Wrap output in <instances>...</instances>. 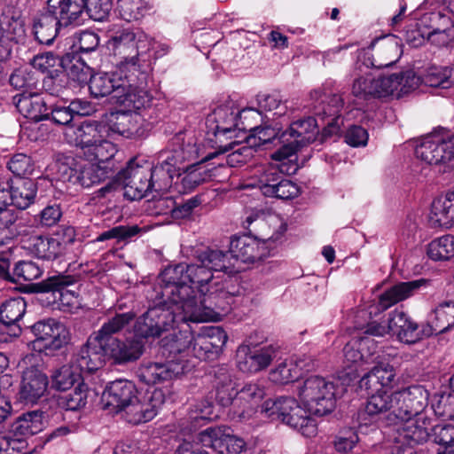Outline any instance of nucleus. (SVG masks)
Returning a JSON list of instances; mask_svg holds the SVG:
<instances>
[{
    "label": "nucleus",
    "mask_w": 454,
    "mask_h": 454,
    "mask_svg": "<svg viewBox=\"0 0 454 454\" xmlns=\"http://www.w3.org/2000/svg\"><path fill=\"white\" fill-rule=\"evenodd\" d=\"M451 67H431L427 70L423 78H420V83L427 86L448 89L454 85V75Z\"/></svg>",
    "instance_id": "obj_51"
},
{
    "label": "nucleus",
    "mask_w": 454,
    "mask_h": 454,
    "mask_svg": "<svg viewBox=\"0 0 454 454\" xmlns=\"http://www.w3.org/2000/svg\"><path fill=\"white\" fill-rule=\"evenodd\" d=\"M310 364V358L306 356L285 360L271 370L270 379L278 384L292 382L301 376L302 370L309 371L312 368Z\"/></svg>",
    "instance_id": "obj_36"
},
{
    "label": "nucleus",
    "mask_w": 454,
    "mask_h": 454,
    "mask_svg": "<svg viewBox=\"0 0 454 454\" xmlns=\"http://www.w3.org/2000/svg\"><path fill=\"white\" fill-rule=\"evenodd\" d=\"M104 346L107 361L119 365L138 360L145 350V342L138 337L125 340L108 339V341L104 342Z\"/></svg>",
    "instance_id": "obj_23"
},
{
    "label": "nucleus",
    "mask_w": 454,
    "mask_h": 454,
    "mask_svg": "<svg viewBox=\"0 0 454 454\" xmlns=\"http://www.w3.org/2000/svg\"><path fill=\"white\" fill-rule=\"evenodd\" d=\"M273 220L279 223L278 229L263 240L247 235L236 237L231 240L229 252H223V254H227L231 262L234 263L233 272L239 270V268L236 266L238 261L254 262L269 255L270 244L279 240L286 231V223L277 217Z\"/></svg>",
    "instance_id": "obj_7"
},
{
    "label": "nucleus",
    "mask_w": 454,
    "mask_h": 454,
    "mask_svg": "<svg viewBox=\"0 0 454 454\" xmlns=\"http://www.w3.org/2000/svg\"><path fill=\"white\" fill-rule=\"evenodd\" d=\"M27 303L22 297H16L6 301L0 308V322L11 326V335L19 336L21 328L18 322L26 312Z\"/></svg>",
    "instance_id": "obj_41"
},
{
    "label": "nucleus",
    "mask_w": 454,
    "mask_h": 454,
    "mask_svg": "<svg viewBox=\"0 0 454 454\" xmlns=\"http://www.w3.org/2000/svg\"><path fill=\"white\" fill-rule=\"evenodd\" d=\"M135 317L136 314L131 311L116 314L114 317L105 322L101 327L98 331L92 333V334L103 342L108 341V339H118L117 337H114V334L121 332L135 318Z\"/></svg>",
    "instance_id": "obj_46"
},
{
    "label": "nucleus",
    "mask_w": 454,
    "mask_h": 454,
    "mask_svg": "<svg viewBox=\"0 0 454 454\" xmlns=\"http://www.w3.org/2000/svg\"><path fill=\"white\" fill-rule=\"evenodd\" d=\"M48 377L35 367L27 368L22 376L19 391L20 400L25 403H35L48 388Z\"/></svg>",
    "instance_id": "obj_31"
},
{
    "label": "nucleus",
    "mask_w": 454,
    "mask_h": 454,
    "mask_svg": "<svg viewBox=\"0 0 454 454\" xmlns=\"http://www.w3.org/2000/svg\"><path fill=\"white\" fill-rule=\"evenodd\" d=\"M117 180L123 185L125 197L130 200H140L148 192L168 190V176L161 168L139 165L135 160H130L126 168L118 172Z\"/></svg>",
    "instance_id": "obj_3"
},
{
    "label": "nucleus",
    "mask_w": 454,
    "mask_h": 454,
    "mask_svg": "<svg viewBox=\"0 0 454 454\" xmlns=\"http://www.w3.org/2000/svg\"><path fill=\"white\" fill-rule=\"evenodd\" d=\"M434 333H442L454 326V301H444L439 303L430 313L427 323Z\"/></svg>",
    "instance_id": "obj_40"
},
{
    "label": "nucleus",
    "mask_w": 454,
    "mask_h": 454,
    "mask_svg": "<svg viewBox=\"0 0 454 454\" xmlns=\"http://www.w3.org/2000/svg\"><path fill=\"white\" fill-rule=\"evenodd\" d=\"M27 247L38 258L52 261L64 254L66 245L58 238L32 236Z\"/></svg>",
    "instance_id": "obj_38"
},
{
    "label": "nucleus",
    "mask_w": 454,
    "mask_h": 454,
    "mask_svg": "<svg viewBox=\"0 0 454 454\" xmlns=\"http://www.w3.org/2000/svg\"><path fill=\"white\" fill-rule=\"evenodd\" d=\"M141 231L142 229L139 228L137 225H119L99 234L97 237L96 241L103 242L114 239H116L118 240H126L137 236L141 232Z\"/></svg>",
    "instance_id": "obj_64"
},
{
    "label": "nucleus",
    "mask_w": 454,
    "mask_h": 454,
    "mask_svg": "<svg viewBox=\"0 0 454 454\" xmlns=\"http://www.w3.org/2000/svg\"><path fill=\"white\" fill-rule=\"evenodd\" d=\"M107 134L106 125L104 121H85L78 126L67 127L64 136L70 145L80 146L84 151L92 146L100 137Z\"/></svg>",
    "instance_id": "obj_25"
},
{
    "label": "nucleus",
    "mask_w": 454,
    "mask_h": 454,
    "mask_svg": "<svg viewBox=\"0 0 454 454\" xmlns=\"http://www.w3.org/2000/svg\"><path fill=\"white\" fill-rule=\"evenodd\" d=\"M278 353V348L273 345L264 347L241 345L237 349V366L243 372L255 373L267 368L277 357Z\"/></svg>",
    "instance_id": "obj_18"
},
{
    "label": "nucleus",
    "mask_w": 454,
    "mask_h": 454,
    "mask_svg": "<svg viewBox=\"0 0 454 454\" xmlns=\"http://www.w3.org/2000/svg\"><path fill=\"white\" fill-rule=\"evenodd\" d=\"M162 283L158 284L149 296V308L137 321L135 331L143 338L160 337L163 333L174 328L179 321H190L182 318L184 313L167 296L160 294Z\"/></svg>",
    "instance_id": "obj_2"
},
{
    "label": "nucleus",
    "mask_w": 454,
    "mask_h": 454,
    "mask_svg": "<svg viewBox=\"0 0 454 454\" xmlns=\"http://www.w3.org/2000/svg\"><path fill=\"white\" fill-rule=\"evenodd\" d=\"M283 169L278 164L271 163L264 167L258 176V187L264 196L273 194V189L283 177Z\"/></svg>",
    "instance_id": "obj_53"
},
{
    "label": "nucleus",
    "mask_w": 454,
    "mask_h": 454,
    "mask_svg": "<svg viewBox=\"0 0 454 454\" xmlns=\"http://www.w3.org/2000/svg\"><path fill=\"white\" fill-rule=\"evenodd\" d=\"M249 129L252 131V134L247 137L248 144L254 145L255 148L265 144L271 143L275 140L279 142V137L282 133L281 129L278 127L256 126Z\"/></svg>",
    "instance_id": "obj_60"
},
{
    "label": "nucleus",
    "mask_w": 454,
    "mask_h": 454,
    "mask_svg": "<svg viewBox=\"0 0 454 454\" xmlns=\"http://www.w3.org/2000/svg\"><path fill=\"white\" fill-rule=\"evenodd\" d=\"M209 169L203 162H198L186 168L179 184V192L188 193L210 178Z\"/></svg>",
    "instance_id": "obj_45"
},
{
    "label": "nucleus",
    "mask_w": 454,
    "mask_h": 454,
    "mask_svg": "<svg viewBox=\"0 0 454 454\" xmlns=\"http://www.w3.org/2000/svg\"><path fill=\"white\" fill-rule=\"evenodd\" d=\"M257 109L247 107L240 111V119L254 115L260 117L262 113H272L273 116L281 117L288 113L287 101H283L278 94L261 93L256 97Z\"/></svg>",
    "instance_id": "obj_35"
},
{
    "label": "nucleus",
    "mask_w": 454,
    "mask_h": 454,
    "mask_svg": "<svg viewBox=\"0 0 454 454\" xmlns=\"http://www.w3.org/2000/svg\"><path fill=\"white\" fill-rule=\"evenodd\" d=\"M429 394L420 385H413L394 392V416L397 419L420 414L427 406Z\"/></svg>",
    "instance_id": "obj_15"
},
{
    "label": "nucleus",
    "mask_w": 454,
    "mask_h": 454,
    "mask_svg": "<svg viewBox=\"0 0 454 454\" xmlns=\"http://www.w3.org/2000/svg\"><path fill=\"white\" fill-rule=\"evenodd\" d=\"M59 0H47L45 11L35 20L33 30L35 39L42 44H51L56 38L61 27L75 24L68 13H65L67 7H58Z\"/></svg>",
    "instance_id": "obj_11"
},
{
    "label": "nucleus",
    "mask_w": 454,
    "mask_h": 454,
    "mask_svg": "<svg viewBox=\"0 0 454 454\" xmlns=\"http://www.w3.org/2000/svg\"><path fill=\"white\" fill-rule=\"evenodd\" d=\"M440 134H431L425 137L416 146L415 153L417 158L429 165L437 167L441 160L439 154Z\"/></svg>",
    "instance_id": "obj_49"
},
{
    "label": "nucleus",
    "mask_w": 454,
    "mask_h": 454,
    "mask_svg": "<svg viewBox=\"0 0 454 454\" xmlns=\"http://www.w3.org/2000/svg\"><path fill=\"white\" fill-rule=\"evenodd\" d=\"M9 82L16 90L30 92L35 89L38 79L32 71H28L27 68H19L10 75Z\"/></svg>",
    "instance_id": "obj_63"
},
{
    "label": "nucleus",
    "mask_w": 454,
    "mask_h": 454,
    "mask_svg": "<svg viewBox=\"0 0 454 454\" xmlns=\"http://www.w3.org/2000/svg\"><path fill=\"white\" fill-rule=\"evenodd\" d=\"M12 194V204L20 209H26L34 203L37 185L35 180L17 177L9 184Z\"/></svg>",
    "instance_id": "obj_39"
},
{
    "label": "nucleus",
    "mask_w": 454,
    "mask_h": 454,
    "mask_svg": "<svg viewBox=\"0 0 454 454\" xmlns=\"http://www.w3.org/2000/svg\"><path fill=\"white\" fill-rule=\"evenodd\" d=\"M192 334L188 331H180L177 333L166 336L161 340L163 355L168 354L169 360H174L176 354H181L192 347Z\"/></svg>",
    "instance_id": "obj_47"
},
{
    "label": "nucleus",
    "mask_w": 454,
    "mask_h": 454,
    "mask_svg": "<svg viewBox=\"0 0 454 454\" xmlns=\"http://www.w3.org/2000/svg\"><path fill=\"white\" fill-rule=\"evenodd\" d=\"M184 373V366L168 360L166 363L149 362L142 364L137 371V377L147 385H154L170 380Z\"/></svg>",
    "instance_id": "obj_29"
},
{
    "label": "nucleus",
    "mask_w": 454,
    "mask_h": 454,
    "mask_svg": "<svg viewBox=\"0 0 454 454\" xmlns=\"http://www.w3.org/2000/svg\"><path fill=\"white\" fill-rule=\"evenodd\" d=\"M227 334L220 327L210 328L206 334L192 336V348L193 355L200 360H205L209 354L216 353L225 345Z\"/></svg>",
    "instance_id": "obj_34"
},
{
    "label": "nucleus",
    "mask_w": 454,
    "mask_h": 454,
    "mask_svg": "<svg viewBox=\"0 0 454 454\" xmlns=\"http://www.w3.org/2000/svg\"><path fill=\"white\" fill-rule=\"evenodd\" d=\"M144 122L145 119L138 113L129 112L124 108L106 114L104 120L107 132L112 131L126 137L141 136Z\"/></svg>",
    "instance_id": "obj_26"
},
{
    "label": "nucleus",
    "mask_w": 454,
    "mask_h": 454,
    "mask_svg": "<svg viewBox=\"0 0 454 454\" xmlns=\"http://www.w3.org/2000/svg\"><path fill=\"white\" fill-rule=\"evenodd\" d=\"M150 6L145 0H118L117 12L121 19L130 22L148 13Z\"/></svg>",
    "instance_id": "obj_52"
},
{
    "label": "nucleus",
    "mask_w": 454,
    "mask_h": 454,
    "mask_svg": "<svg viewBox=\"0 0 454 454\" xmlns=\"http://www.w3.org/2000/svg\"><path fill=\"white\" fill-rule=\"evenodd\" d=\"M43 428V413L33 411L20 416L12 425L15 436L27 437L41 432Z\"/></svg>",
    "instance_id": "obj_44"
},
{
    "label": "nucleus",
    "mask_w": 454,
    "mask_h": 454,
    "mask_svg": "<svg viewBox=\"0 0 454 454\" xmlns=\"http://www.w3.org/2000/svg\"><path fill=\"white\" fill-rule=\"evenodd\" d=\"M427 254L434 261L454 257V236L444 235L431 241L427 247Z\"/></svg>",
    "instance_id": "obj_57"
},
{
    "label": "nucleus",
    "mask_w": 454,
    "mask_h": 454,
    "mask_svg": "<svg viewBox=\"0 0 454 454\" xmlns=\"http://www.w3.org/2000/svg\"><path fill=\"white\" fill-rule=\"evenodd\" d=\"M81 377V372L71 362L70 364H65L53 372L52 387L60 391L67 390L79 381Z\"/></svg>",
    "instance_id": "obj_54"
},
{
    "label": "nucleus",
    "mask_w": 454,
    "mask_h": 454,
    "mask_svg": "<svg viewBox=\"0 0 454 454\" xmlns=\"http://www.w3.org/2000/svg\"><path fill=\"white\" fill-rule=\"evenodd\" d=\"M106 361L104 342L92 333L71 360L81 374L100 369Z\"/></svg>",
    "instance_id": "obj_22"
},
{
    "label": "nucleus",
    "mask_w": 454,
    "mask_h": 454,
    "mask_svg": "<svg viewBox=\"0 0 454 454\" xmlns=\"http://www.w3.org/2000/svg\"><path fill=\"white\" fill-rule=\"evenodd\" d=\"M439 154L437 167L440 172H447L454 168V134H440Z\"/></svg>",
    "instance_id": "obj_58"
},
{
    "label": "nucleus",
    "mask_w": 454,
    "mask_h": 454,
    "mask_svg": "<svg viewBox=\"0 0 454 454\" xmlns=\"http://www.w3.org/2000/svg\"><path fill=\"white\" fill-rule=\"evenodd\" d=\"M31 332L35 337L34 344L43 342V348L51 352L61 349L70 341L69 330L53 318L36 322L31 326Z\"/></svg>",
    "instance_id": "obj_17"
},
{
    "label": "nucleus",
    "mask_w": 454,
    "mask_h": 454,
    "mask_svg": "<svg viewBox=\"0 0 454 454\" xmlns=\"http://www.w3.org/2000/svg\"><path fill=\"white\" fill-rule=\"evenodd\" d=\"M319 133L314 117L294 121L288 129L282 131L279 143L282 146L271 154L274 160L281 161L295 154L301 147L314 142Z\"/></svg>",
    "instance_id": "obj_9"
},
{
    "label": "nucleus",
    "mask_w": 454,
    "mask_h": 454,
    "mask_svg": "<svg viewBox=\"0 0 454 454\" xmlns=\"http://www.w3.org/2000/svg\"><path fill=\"white\" fill-rule=\"evenodd\" d=\"M59 173L63 182L89 188L112 176L114 173V166L69 159L59 165Z\"/></svg>",
    "instance_id": "obj_10"
},
{
    "label": "nucleus",
    "mask_w": 454,
    "mask_h": 454,
    "mask_svg": "<svg viewBox=\"0 0 454 454\" xmlns=\"http://www.w3.org/2000/svg\"><path fill=\"white\" fill-rule=\"evenodd\" d=\"M234 263L227 254L217 249H205L197 255V262L192 264L178 263L166 267L159 276L162 288L160 294L167 296L179 309L185 301L197 297L192 285H196L199 292L210 291L216 283L214 271L233 273Z\"/></svg>",
    "instance_id": "obj_1"
},
{
    "label": "nucleus",
    "mask_w": 454,
    "mask_h": 454,
    "mask_svg": "<svg viewBox=\"0 0 454 454\" xmlns=\"http://www.w3.org/2000/svg\"><path fill=\"white\" fill-rule=\"evenodd\" d=\"M58 7H67L66 14L78 23L82 15L86 12L89 16L97 21H102L109 15L113 3L112 0H59Z\"/></svg>",
    "instance_id": "obj_24"
},
{
    "label": "nucleus",
    "mask_w": 454,
    "mask_h": 454,
    "mask_svg": "<svg viewBox=\"0 0 454 454\" xmlns=\"http://www.w3.org/2000/svg\"><path fill=\"white\" fill-rule=\"evenodd\" d=\"M429 220L433 226H454V191L438 197L432 202Z\"/></svg>",
    "instance_id": "obj_37"
},
{
    "label": "nucleus",
    "mask_w": 454,
    "mask_h": 454,
    "mask_svg": "<svg viewBox=\"0 0 454 454\" xmlns=\"http://www.w3.org/2000/svg\"><path fill=\"white\" fill-rule=\"evenodd\" d=\"M73 283L74 278L71 276L59 274L49 277L48 278L38 283L36 286L39 292H51L53 294L58 293L59 295V299L62 301V297L64 296V291L66 287L72 285Z\"/></svg>",
    "instance_id": "obj_61"
},
{
    "label": "nucleus",
    "mask_w": 454,
    "mask_h": 454,
    "mask_svg": "<svg viewBox=\"0 0 454 454\" xmlns=\"http://www.w3.org/2000/svg\"><path fill=\"white\" fill-rule=\"evenodd\" d=\"M151 39L139 28H124L115 33L109 41L108 47L115 56L128 63V72L150 69L148 60L144 57L150 50Z\"/></svg>",
    "instance_id": "obj_5"
},
{
    "label": "nucleus",
    "mask_w": 454,
    "mask_h": 454,
    "mask_svg": "<svg viewBox=\"0 0 454 454\" xmlns=\"http://www.w3.org/2000/svg\"><path fill=\"white\" fill-rule=\"evenodd\" d=\"M215 399L220 405L235 406L239 391L236 390L234 382L225 369L221 368L215 372Z\"/></svg>",
    "instance_id": "obj_43"
},
{
    "label": "nucleus",
    "mask_w": 454,
    "mask_h": 454,
    "mask_svg": "<svg viewBox=\"0 0 454 454\" xmlns=\"http://www.w3.org/2000/svg\"><path fill=\"white\" fill-rule=\"evenodd\" d=\"M372 360L368 365H372L382 387L391 386L395 378V372L394 367L387 362L385 355L378 353Z\"/></svg>",
    "instance_id": "obj_62"
},
{
    "label": "nucleus",
    "mask_w": 454,
    "mask_h": 454,
    "mask_svg": "<svg viewBox=\"0 0 454 454\" xmlns=\"http://www.w3.org/2000/svg\"><path fill=\"white\" fill-rule=\"evenodd\" d=\"M420 84V78L413 70H406L392 74L387 76L375 78V85L378 98L393 96L400 98L417 88Z\"/></svg>",
    "instance_id": "obj_19"
},
{
    "label": "nucleus",
    "mask_w": 454,
    "mask_h": 454,
    "mask_svg": "<svg viewBox=\"0 0 454 454\" xmlns=\"http://www.w3.org/2000/svg\"><path fill=\"white\" fill-rule=\"evenodd\" d=\"M235 292L225 290L219 286V282L210 286V291L200 294L198 297L185 301L182 309L184 316L182 318L192 322L218 321L223 314L231 309L234 301Z\"/></svg>",
    "instance_id": "obj_4"
},
{
    "label": "nucleus",
    "mask_w": 454,
    "mask_h": 454,
    "mask_svg": "<svg viewBox=\"0 0 454 454\" xmlns=\"http://www.w3.org/2000/svg\"><path fill=\"white\" fill-rule=\"evenodd\" d=\"M395 427L393 439L394 454H414L413 448L425 442L428 436V427L425 419L412 418L401 419Z\"/></svg>",
    "instance_id": "obj_13"
},
{
    "label": "nucleus",
    "mask_w": 454,
    "mask_h": 454,
    "mask_svg": "<svg viewBox=\"0 0 454 454\" xmlns=\"http://www.w3.org/2000/svg\"><path fill=\"white\" fill-rule=\"evenodd\" d=\"M197 155V150L190 144L186 145H176L172 150L164 152L160 154L161 161L154 168H161L168 176V189L172 185L174 175L181 176L179 171L184 169L183 164L194 159Z\"/></svg>",
    "instance_id": "obj_30"
},
{
    "label": "nucleus",
    "mask_w": 454,
    "mask_h": 454,
    "mask_svg": "<svg viewBox=\"0 0 454 454\" xmlns=\"http://www.w3.org/2000/svg\"><path fill=\"white\" fill-rule=\"evenodd\" d=\"M299 396L309 413L324 416L335 406L333 381L317 375L307 378L299 389Z\"/></svg>",
    "instance_id": "obj_8"
},
{
    "label": "nucleus",
    "mask_w": 454,
    "mask_h": 454,
    "mask_svg": "<svg viewBox=\"0 0 454 454\" xmlns=\"http://www.w3.org/2000/svg\"><path fill=\"white\" fill-rule=\"evenodd\" d=\"M14 100L17 109L26 118L35 121L50 119V102L42 95L33 91H23L15 96Z\"/></svg>",
    "instance_id": "obj_32"
},
{
    "label": "nucleus",
    "mask_w": 454,
    "mask_h": 454,
    "mask_svg": "<svg viewBox=\"0 0 454 454\" xmlns=\"http://www.w3.org/2000/svg\"><path fill=\"white\" fill-rule=\"evenodd\" d=\"M88 392V386L79 383L74 390L59 398V405L66 410L78 411L86 405Z\"/></svg>",
    "instance_id": "obj_59"
},
{
    "label": "nucleus",
    "mask_w": 454,
    "mask_h": 454,
    "mask_svg": "<svg viewBox=\"0 0 454 454\" xmlns=\"http://www.w3.org/2000/svg\"><path fill=\"white\" fill-rule=\"evenodd\" d=\"M150 69L131 71L127 74V83L117 97V103L129 112L137 113L150 106L152 96L146 90Z\"/></svg>",
    "instance_id": "obj_12"
},
{
    "label": "nucleus",
    "mask_w": 454,
    "mask_h": 454,
    "mask_svg": "<svg viewBox=\"0 0 454 454\" xmlns=\"http://www.w3.org/2000/svg\"><path fill=\"white\" fill-rule=\"evenodd\" d=\"M137 396V388L131 381L118 380L107 386L102 401L105 408L119 413Z\"/></svg>",
    "instance_id": "obj_28"
},
{
    "label": "nucleus",
    "mask_w": 454,
    "mask_h": 454,
    "mask_svg": "<svg viewBox=\"0 0 454 454\" xmlns=\"http://www.w3.org/2000/svg\"><path fill=\"white\" fill-rule=\"evenodd\" d=\"M429 283L428 279L419 278L393 286L380 294L378 301L369 307V315L377 316L397 302L411 297L418 289L428 286Z\"/></svg>",
    "instance_id": "obj_21"
},
{
    "label": "nucleus",
    "mask_w": 454,
    "mask_h": 454,
    "mask_svg": "<svg viewBox=\"0 0 454 454\" xmlns=\"http://www.w3.org/2000/svg\"><path fill=\"white\" fill-rule=\"evenodd\" d=\"M311 107L313 113L325 122L324 132L325 135H333L340 130V115L343 107V98L340 95L323 94L319 90L310 92Z\"/></svg>",
    "instance_id": "obj_14"
},
{
    "label": "nucleus",
    "mask_w": 454,
    "mask_h": 454,
    "mask_svg": "<svg viewBox=\"0 0 454 454\" xmlns=\"http://www.w3.org/2000/svg\"><path fill=\"white\" fill-rule=\"evenodd\" d=\"M394 392H378L369 396L364 407L357 413L359 428L376 423L380 415L390 411L394 415Z\"/></svg>",
    "instance_id": "obj_27"
},
{
    "label": "nucleus",
    "mask_w": 454,
    "mask_h": 454,
    "mask_svg": "<svg viewBox=\"0 0 454 454\" xmlns=\"http://www.w3.org/2000/svg\"><path fill=\"white\" fill-rule=\"evenodd\" d=\"M128 63L118 64L116 70L112 73H97L91 75L89 83L90 94L94 98H103L114 94L117 99L120 92L123 91V86L127 83Z\"/></svg>",
    "instance_id": "obj_20"
},
{
    "label": "nucleus",
    "mask_w": 454,
    "mask_h": 454,
    "mask_svg": "<svg viewBox=\"0 0 454 454\" xmlns=\"http://www.w3.org/2000/svg\"><path fill=\"white\" fill-rule=\"evenodd\" d=\"M402 54L401 43L395 35H386L376 39L364 54L366 67L382 68L395 63Z\"/></svg>",
    "instance_id": "obj_16"
},
{
    "label": "nucleus",
    "mask_w": 454,
    "mask_h": 454,
    "mask_svg": "<svg viewBox=\"0 0 454 454\" xmlns=\"http://www.w3.org/2000/svg\"><path fill=\"white\" fill-rule=\"evenodd\" d=\"M214 114L216 121V135H226L238 128V117L240 112H235L228 106H220Z\"/></svg>",
    "instance_id": "obj_56"
},
{
    "label": "nucleus",
    "mask_w": 454,
    "mask_h": 454,
    "mask_svg": "<svg viewBox=\"0 0 454 454\" xmlns=\"http://www.w3.org/2000/svg\"><path fill=\"white\" fill-rule=\"evenodd\" d=\"M117 153L115 145L104 137H100L92 146L84 151L90 160H97L96 164L114 166L113 158Z\"/></svg>",
    "instance_id": "obj_48"
},
{
    "label": "nucleus",
    "mask_w": 454,
    "mask_h": 454,
    "mask_svg": "<svg viewBox=\"0 0 454 454\" xmlns=\"http://www.w3.org/2000/svg\"><path fill=\"white\" fill-rule=\"evenodd\" d=\"M431 336V330L427 324L419 325L410 317L400 329L397 339L406 344H414L424 338Z\"/></svg>",
    "instance_id": "obj_55"
},
{
    "label": "nucleus",
    "mask_w": 454,
    "mask_h": 454,
    "mask_svg": "<svg viewBox=\"0 0 454 454\" xmlns=\"http://www.w3.org/2000/svg\"><path fill=\"white\" fill-rule=\"evenodd\" d=\"M261 413L271 420H280L306 437L317 434L316 420L307 408H302L294 397L269 399L261 407Z\"/></svg>",
    "instance_id": "obj_6"
},
{
    "label": "nucleus",
    "mask_w": 454,
    "mask_h": 454,
    "mask_svg": "<svg viewBox=\"0 0 454 454\" xmlns=\"http://www.w3.org/2000/svg\"><path fill=\"white\" fill-rule=\"evenodd\" d=\"M378 354L377 345L372 338L363 336L352 339L343 348L344 360L350 364L368 365Z\"/></svg>",
    "instance_id": "obj_33"
},
{
    "label": "nucleus",
    "mask_w": 454,
    "mask_h": 454,
    "mask_svg": "<svg viewBox=\"0 0 454 454\" xmlns=\"http://www.w3.org/2000/svg\"><path fill=\"white\" fill-rule=\"evenodd\" d=\"M264 395L265 391L262 386L255 382L247 383L239 391L235 406L244 407L242 414L246 411L248 412L257 405Z\"/></svg>",
    "instance_id": "obj_50"
},
{
    "label": "nucleus",
    "mask_w": 454,
    "mask_h": 454,
    "mask_svg": "<svg viewBox=\"0 0 454 454\" xmlns=\"http://www.w3.org/2000/svg\"><path fill=\"white\" fill-rule=\"evenodd\" d=\"M158 412V407L151 402H141L135 397L121 411L122 418L129 423L137 425L152 420Z\"/></svg>",
    "instance_id": "obj_42"
}]
</instances>
